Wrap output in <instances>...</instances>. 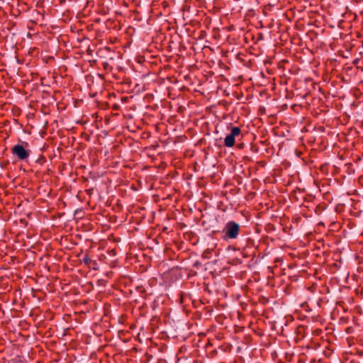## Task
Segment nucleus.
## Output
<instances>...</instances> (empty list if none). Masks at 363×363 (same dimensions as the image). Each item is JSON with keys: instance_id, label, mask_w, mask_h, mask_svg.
Here are the masks:
<instances>
[{"instance_id": "nucleus-6", "label": "nucleus", "mask_w": 363, "mask_h": 363, "mask_svg": "<svg viewBox=\"0 0 363 363\" xmlns=\"http://www.w3.org/2000/svg\"><path fill=\"white\" fill-rule=\"evenodd\" d=\"M341 24H329L327 28V33L335 40L342 38L343 33L340 31Z\"/></svg>"}, {"instance_id": "nucleus-14", "label": "nucleus", "mask_w": 363, "mask_h": 363, "mask_svg": "<svg viewBox=\"0 0 363 363\" xmlns=\"http://www.w3.org/2000/svg\"><path fill=\"white\" fill-rule=\"evenodd\" d=\"M35 162L36 163L43 165L46 162V159L43 155H40V157L37 159Z\"/></svg>"}, {"instance_id": "nucleus-24", "label": "nucleus", "mask_w": 363, "mask_h": 363, "mask_svg": "<svg viewBox=\"0 0 363 363\" xmlns=\"http://www.w3.org/2000/svg\"><path fill=\"white\" fill-rule=\"evenodd\" d=\"M93 24H89L86 26V28L90 30L92 28Z\"/></svg>"}, {"instance_id": "nucleus-4", "label": "nucleus", "mask_w": 363, "mask_h": 363, "mask_svg": "<svg viewBox=\"0 0 363 363\" xmlns=\"http://www.w3.org/2000/svg\"><path fill=\"white\" fill-rule=\"evenodd\" d=\"M241 135V129L240 127L235 126L231 128L230 133L228 135L224 140L225 146L231 147L234 146L235 138Z\"/></svg>"}, {"instance_id": "nucleus-1", "label": "nucleus", "mask_w": 363, "mask_h": 363, "mask_svg": "<svg viewBox=\"0 0 363 363\" xmlns=\"http://www.w3.org/2000/svg\"><path fill=\"white\" fill-rule=\"evenodd\" d=\"M165 26V28L167 30H171L172 29L174 30V32L180 37L184 35H195L194 38H204L206 35V30H201L199 31V34H196V29L192 30L196 24H180V26L178 24H172V26H170V24H164Z\"/></svg>"}, {"instance_id": "nucleus-17", "label": "nucleus", "mask_w": 363, "mask_h": 363, "mask_svg": "<svg viewBox=\"0 0 363 363\" xmlns=\"http://www.w3.org/2000/svg\"><path fill=\"white\" fill-rule=\"evenodd\" d=\"M250 149L254 152H257V151H258V147H256L255 145H251V148Z\"/></svg>"}, {"instance_id": "nucleus-13", "label": "nucleus", "mask_w": 363, "mask_h": 363, "mask_svg": "<svg viewBox=\"0 0 363 363\" xmlns=\"http://www.w3.org/2000/svg\"><path fill=\"white\" fill-rule=\"evenodd\" d=\"M213 32L215 33L213 34V36L215 38H220L221 37V33H223L222 30H220L219 28L216 29L213 28Z\"/></svg>"}, {"instance_id": "nucleus-2", "label": "nucleus", "mask_w": 363, "mask_h": 363, "mask_svg": "<svg viewBox=\"0 0 363 363\" xmlns=\"http://www.w3.org/2000/svg\"><path fill=\"white\" fill-rule=\"evenodd\" d=\"M28 143L21 141L11 148V154L20 161H26L30 156V150L27 149Z\"/></svg>"}, {"instance_id": "nucleus-12", "label": "nucleus", "mask_w": 363, "mask_h": 363, "mask_svg": "<svg viewBox=\"0 0 363 363\" xmlns=\"http://www.w3.org/2000/svg\"><path fill=\"white\" fill-rule=\"evenodd\" d=\"M235 29V26L233 24H231L230 26H225V27H223L222 28V31H223V33L224 34L225 31H228V32H230V31H233Z\"/></svg>"}, {"instance_id": "nucleus-7", "label": "nucleus", "mask_w": 363, "mask_h": 363, "mask_svg": "<svg viewBox=\"0 0 363 363\" xmlns=\"http://www.w3.org/2000/svg\"><path fill=\"white\" fill-rule=\"evenodd\" d=\"M262 28H268L272 29L270 33H272L274 38L277 37V34L281 32H285L288 29L286 24H259Z\"/></svg>"}, {"instance_id": "nucleus-20", "label": "nucleus", "mask_w": 363, "mask_h": 363, "mask_svg": "<svg viewBox=\"0 0 363 363\" xmlns=\"http://www.w3.org/2000/svg\"><path fill=\"white\" fill-rule=\"evenodd\" d=\"M218 353L217 350H213L211 352V354L212 357H213L214 355H216Z\"/></svg>"}, {"instance_id": "nucleus-15", "label": "nucleus", "mask_w": 363, "mask_h": 363, "mask_svg": "<svg viewBox=\"0 0 363 363\" xmlns=\"http://www.w3.org/2000/svg\"><path fill=\"white\" fill-rule=\"evenodd\" d=\"M59 26H57V25H51L50 26V28H47V30L48 31L49 33H54V30L57 28H58Z\"/></svg>"}, {"instance_id": "nucleus-11", "label": "nucleus", "mask_w": 363, "mask_h": 363, "mask_svg": "<svg viewBox=\"0 0 363 363\" xmlns=\"http://www.w3.org/2000/svg\"><path fill=\"white\" fill-rule=\"evenodd\" d=\"M219 349L223 352H230L232 349V346L230 345H222L219 347Z\"/></svg>"}, {"instance_id": "nucleus-27", "label": "nucleus", "mask_w": 363, "mask_h": 363, "mask_svg": "<svg viewBox=\"0 0 363 363\" xmlns=\"http://www.w3.org/2000/svg\"><path fill=\"white\" fill-rule=\"evenodd\" d=\"M203 26H204L205 27H206L207 24H206V23H204V24H203ZM207 28H208V26H207Z\"/></svg>"}, {"instance_id": "nucleus-23", "label": "nucleus", "mask_w": 363, "mask_h": 363, "mask_svg": "<svg viewBox=\"0 0 363 363\" xmlns=\"http://www.w3.org/2000/svg\"><path fill=\"white\" fill-rule=\"evenodd\" d=\"M134 30V29L131 26H128L127 32L130 33V30Z\"/></svg>"}, {"instance_id": "nucleus-26", "label": "nucleus", "mask_w": 363, "mask_h": 363, "mask_svg": "<svg viewBox=\"0 0 363 363\" xmlns=\"http://www.w3.org/2000/svg\"><path fill=\"white\" fill-rule=\"evenodd\" d=\"M240 30L244 31L245 28H240Z\"/></svg>"}, {"instance_id": "nucleus-10", "label": "nucleus", "mask_w": 363, "mask_h": 363, "mask_svg": "<svg viewBox=\"0 0 363 363\" xmlns=\"http://www.w3.org/2000/svg\"><path fill=\"white\" fill-rule=\"evenodd\" d=\"M110 61L109 60H106L101 62V66L106 72H111L113 69L112 66L110 65Z\"/></svg>"}, {"instance_id": "nucleus-25", "label": "nucleus", "mask_w": 363, "mask_h": 363, "mask_svg": "<svg viewBox=\"0 0 363 363\" xmlns=\"http://www.w3.org/2000/svg\"><path fill=\"white\" fill-rule=\"evenodd\" d=\"M279 38H284L283 34H282V35H279Z\"/></svg>"}, {"instance_id": "nucleus-21", "label": "nucleus", "mask_w": 363, "mask_h": 363, "mask_svg": "<svg viewBox=\"0 0 363 363\" xmlns=\"http://www.w3.org/2000/svg\"><path fill=\"white\" fill-rule=\"evenodd\" d=\"M113 29H117V30H120L121 29V26L120 24H118V26L117 25H115L114 27L113 28Z\"/></svg>"}, {"instance_id": "nucleus-5", "label": "nucleus", "mask_w": 363, "mask_h": 363, "mask_svg": "<svg viewBox=\"0 0 363 363\" xmlns=\"http://www.w3.org/2000/svg\"><path fill=\"white\" fill-rule=\"evenodd\" d=\"M96 55L101 60H113L116 53L110 48L105 46V47L100 48L96 51Z\"/></svg>"}, {"instance_id": "nucleus-9", "label": "nucleus", "mask_w": 363, "mask_h": 363, "mask_svg": "<svg viewBox=\"0 0 363 363\" xmlns=\"http://www.w3.org/2000/svg\"><path fill=\"white\" fill-rule=\"evenodd\" d=\"M83 262L88 266L89 268L92 269L94 270H97L99 269L98 263L96 260H93L89 257L88 255H86L83 257Z\"/></svg>"}, {"instance_id": "nucleus-16", "label": "nucleus", "mask_w": 363, "mask_h": 363, "mask_svg": "<svg viewBox=\"0 0 363 363\" xmlns=\"http://www.w3.org/2000/svg\"><path fill=\"white\" fill-rule=\"evenodd\" d=\"M201 266V263L199 261H196L194 263L193 267L199 268Z\"/></svg>"}, {"instance_id": "nucleus-22", "label": "nucleus", "mask_w": 363, "mask_h": 363, "mask_svg": "<svg viewBox=\"0 0 363 363\" xmlns=\"http://www.w3.org/2000/svg\"><path fill=\"white\" fill-rule=\"evenodd\" d=\"M244 147V143H240L238 145V147L242 149Z\"/></svg>"}, {"instance_id": "nucleus-8", "label": "nucleus", "mask_w": 363, "mask_h": 363, "mask_svg": "<svg viewBox=\"0 0 363 363\" xmlns=\"http://www.w3.org/2000/svg\"><path fill=\"white\" fill-rule=\"evenodd\" d=\"M38 26L37 28H35L33 26L28 27V31L27 33V36L30 38H32L33 36L36 35L40 31L44 32L45 27L47 24H38Z\"/></svg>"}, {"instance_id": "nucleus-3", "label": "nucleus", "mask_w": 363, "mask_h": 363, "mask_svg": "<svg viewBox=\"0 0 363 363\" xmlns=\"http://www.w3.org/2000/svg\"><path fill=\"white\" fill-rule=\"evenodd\" d=\"M240 232V226L235 221H228L223 229V239L225 240H235Z\"/></svg>"}, {"instance_id": "nucleus-18", "label": "nucleus", "mask_w": 363, "mask_h": 363, "mask_svg": "<svg viewBox=\"0 0 363 363\" xmlns=\"http://www.w3.org/2000/svg\"><path fill=\"white\" fill-rule=\"evenodd\" d=\"M210 252L211 251L208 249L206 250L203 253V257H208L207 255H208Z\"/></svg>"}, {"instance_id": "nucleus-19", "label": "nucleus", "mask_w": 363, "mask_h": 363, "mask_svg": "<svg viewBox=\"0 0 363 363\" xmlns=\"http://www.w3.org/2000/svg\"><path fill=\"white\" fill-rule=\"evenodd\" d=\"M303 26V24H298V23H296L294 24V26L297 28V29H301V27Z\"/></svg>"}]
</instances>
